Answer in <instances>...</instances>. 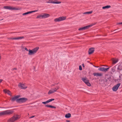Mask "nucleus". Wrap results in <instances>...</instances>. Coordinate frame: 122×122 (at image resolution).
<instances>
[{"instance_id":"obj_8","label":"nucleus","mask_w":122,"mask_h":122,"mask_svg":"<svg viewBox=\"0 0 122 122\" xmlns=\"http://www.w3.org/2000/svg\"><path fill=\"white\" fill-rule=\"evenodd\" d=\"M19 87L21 89H25L27 87V86H26L25 84H22L20 83L18 85Z\"/></svg>"},{"instance_id":"obj_42","label":"nucleus","mask_w":122,"mask_h":122,"mask_svg":"<svg viewBox=\"0 0 122 122\" xmlns=\"http://www.w3.org/2000/svg\"><path fill=\"white\" fill-rule=\"evenodd\" d=\"M9 39H10L13 40V38H9Z\"/></svg>"},{"instance_id":"obj_45","label":"nucleus","mask_w":122,"mask_h":122,"mask_svg":"<svg viewBox=\"0 0 122 122\" xmlns=\"http://www.w3.org/2000/svg\"><path fill=\"white\" fill-rule=\"evenodd\" d=\"M121 75L122 76V74H121Z\"/></svg>"},{"instance_id":"obj_10","label":"nucleus","mask_w":122,"mask_h":122,"mask_svg":"<svg viewBox=\"0 0 122 122\" xmlns=\"http://www.w3.org/2000/svg\"><path fill=\"white\" fill-rule=\"evenodd\" d=\"M4 8L5 9H9V10H17L15 8L13 7L10 6H6L4 7Z\"/></svg>"},{"instance_id":"obj_41","label":"nucleus","mask_w":122,"mask_h":122,"mask_svg":"<svg viewBox=\"0 0 122 122\" xmlns=\"http://www.w3.org/2000/svg\"><path fill=\"white\" fill-rule=\"evenodd\" d=\"M67 122H70V121L69 120H67L66 121Z\"/></svg>"},{"instance_id":"obj_35","label":"nucleus","mask_w":122,"mask_h":122,"mask_svg":"<svg viewBox=\"0 0 122 122\" xmlns=\"http://www.w3.org/2000/svg\"><path fill=\"white\" fill-rule=\"evenodd\" d=\"M35 116H31L30 117V118H32L34 117Z\"/></svg>"},{"instance_id":"obj_12","label":"nucleus","mask_w":122,"mask_h":122,"mask_svg":"<svg viewBox=\"0 0 122 122\" xmlns=\"http://www.w3.org/2000/svg\"><path fill=\"white\" fill-rule=\"evenodd\" d=\"M5 115H10L13 113V111L12 110H8L5 111Z\"/></svg>"},{"instance_id":"obj_24","label":"nucleus","mask_w":122,"mask_h":122,"mask_svg":"<svg viewBox=\"0 0 122 122\" xmlns=\"http://www.w3.org/2000/svg\"><path fill=\"white\" fill-rule=\"evenodd\" d=\"M111 7V6L109 5H107L103 7L102 8L103 9H108Z\"/></svg>"},{"instance_id":"obj_44","label":"nucleus","mask_w":122,"mask_h":122,"mask_svg":"<svg viewBox=\"0 0 122 122\" xmlns=\"http://www.w3.org/2000/svg\"><path fill=\"white\" fill-rule=\"evenodd\" d=\"M121 25H122V22H121Z\"/></svg>"},{"instance_id":"obj_21","label":"nucleus","mask_w":122,"mask_h":122,"mask_svg":"<svg viewBox=\"0 0 122 122\" xmlns=\"http://www.w3.org/2000/svg\"><path fill=\"white\" fill-rule=\"evenodd\" d=\"M71 116V115L70 113L66 114L65 117L66 118H69Z\"/></svg>"},{"instance_id":"obj_30","label":"nucleus","mask_w":122,"mask_h":122,"mask_svg":"<svg viewBox=\"0 0 122 122\" xmlns=\"http://www.w3.org/2000/svg\"><path fill=\"white\" fill-rule=\"evenodd\" d=\"M48 103V101H47L46 102H42V104H46L47 103Z\"/></svg>"},{"instance_id":"obj_37","label":"nucleus","mask_w":122,"mask_h":122,"mask_svg":"<svg viewBox=\"0 0 122 122\" xmlns=\"http://www.w3.org/2000/svg\"><path fill=\"white\" fill-rule=\"evenodd\" d=\"M82 66L83 67H84V64H82Z\"/></svg>"},{"instance_id":"obj_34","label":"nucleus","mask_w":122,"mask_h":122,"mask_svg":"<svg viewBox=\"0 0 122 122\" xmlns=\"http://www.w3.org/2000/svg\"><path fill=\"white\" fill-rule=\"evenodd\" d=\"M25 50H26V51H29V50H28L26 48V47H25Z\"/></svg>"},{"instance_id":"obj_47","label":"nucleus","mask_w":122,"mask_h":122,"mask_svg":"<svg viewBox=\"0 0 122 122\" xmlns=\"http://www.w3.org/2000/svg\"><path fill=\"white\" fill-rule=\"evenodd\" d=\"M56 84H56V83H55V85Z\"/></svg>"},{"instance_id":"obj_39","label":"nucleus","mask_w":122,"mask_h":122,"mask_svg":"<svg viewBox=\"0 0 122 122\" xmlns=\"http://www.w3.org/2000/svg\"><path fill=\"white\" fill-rule=\"evenodd\" d=\"M17 69L16 68H14L13 69V70H16Z\"/></svg>"},{"instance_id":"obj_31","label":"nucleus","mask_w":122,"mask_h":122,"mask_svg":"<svg viewBox=\"0 0 122 122\" xmlns=\"http://www.w3.org/2000/svg\"><path fill=\"white\" fill-rule=\"evenodd\" d=\"M79 70H82V68L81 66H79Z\"/></svg>"},{"instance_id":"obj_13","label":"nucleus","mask_w":122,"mask_h":122,"mask_svg":"<svg viewBox=\"0 0 122 122\" xmlns=\"http://www.w3.org/2000/svg\"><path fill=\"white\" fill-rule=\"evenodd\" d=\"M3 92L5 93H7L10 96H11V92L9 90L6 89H5L3 90Z\"/></svg>"},{"instance_id":"obj_46","label":"nucleus","mask_w":122,"mask_h":122,"mask_svg":"<svg viewBox=\"0 0 122 122\" xmlns=\"http://www.w3.org/2000/svg\"><path fill=\"white\" fill-rule=\"evenodd\" d=\"M35 68H34V71H36V70H35Z\"/></svg>"},{"instance_id":"obj_43","label":"nucleus","mask_w":122,"mask_h":122,"mask_svg":"<svg viewBox=\"0 0 122 122\" xmlns=\"http://www.w3.org/2000/svg\"><path fill=\"white\" fill-rule=\"evenodd\" d=\"M54 85H55L52 84V85H51V86H54Z\"/></svg>"},{"instance_id":"obj_22","label":"nucleus","mask_w":122,"mask_h":122,"mask_svg":"<svg viewBox=\"0 0 122 122\" xmlns=\"http://www.w3.org/2000/svg\"><path fill=\"white\" fill-rule=\"evenodd\" d=\"M53 4H59L61 3V1H58L57 0H53Z\"/></svg>"},{"instance_id":"obj_27","label":"nucleus","mask_w":122,"mask_h":122,"mask_svg":"<svg viewBox=\"0 0 122 122\" xmlns=\"http://www.w3.org/2000/svg\"><path fill=\"white\" fill-rule=\"evenodd\" d=\"M53 0H49L47 2H46L48 3H51L53 4Z\"/></svg>"},{"instance_id":"obj_26","label":"nucleus","mask_w":122,"mask_h":122,"mask_svg":"<svg viewBox=\"0 0 122 122\" xmlns=\"http://www.w3.org/2000/svg\"><path fill=\"white\" fill-rule=\"evenodd\" d=\"M5 115V111L0 112V116H2Z\"/></svg>"},{"instance_id":"obj_4","label":"nucleus","mask_w":122,"mask_h":122,"mask_svg":"<svg viewBox=\"0 0 122 122\" xmlns=\"http://www.w3.org/2000/svg\"><path fill=\"white\" fill-rule=\"evenodd\" d=\"M59 88L58 86H56L54 88H52L48 92V94L49 95L52 94L57 91Z\"/></svg>"},{"instance_id":"obj_19","label":"nucleus","mask_w":122,"mask_h":122,"mask_svg":"<svg viewBox=\"0 0 122 122\" xmlns=\"http://www.w3.org/2000/svg\"><path fill=\"white\" fill-rule=\"evenodd\" d=\"M113 64H115L118 61V59H117L113 58L112 59Z\"/></svg>"},{"instance_id":"obj_18","label":"nucleus","mask_w":122,"mask_h":122,"mask_svg":"<svg viewBox=\"0 0 122 122\" xmlns=\"http://www.w3.org/2000/svg\"><path fill=\"white\" fill-rule=\"evenodd\" d=\"M93 75L94 76H102V74L101 73H93Z\"/></svg>"},{"instance_id":"obj_1","label":"nucleus","mask_w":122,"mask_h":122,"mask_svg":"<svg viewBox=\"0 0 122 122\" xmlns=\"http://www.w3.org/2000/svg\"><path fill=\"white\" fill-rule=\"evenodd\" d=\"M20 118L19 115H17L14 116L13 117L8 119V122H14L18 120Z\"/></svg>"},{"instance_id":"obj_17","label":"nucleus","mask_w":122,"mask_h":122,"mask_svg":"<svg viewBox=\"0 0 122 122\" xmlns=\"http://www.w3.org/2000/svg\"><path fill=\"white\" fill-rule=\"evenodd\" d=\"M43 18H45L50 16V15L44 13L42 14Z\"/></svg>"},{"instance_id":"obj_2","label":"nucleus","mask_w":122,"mask_h":122,"mask_svg":"<svg viewBox=\"0 0 122 122\" xmlns=\"http://www.w3.org/2000/svg\"><path fill=\"white\" fill-rule=\"evenodd\" d=\"M39 49L38 47H37L32 50L29 49V51L28 55H32L35 54Z\"/></svg>"},{"instance_id":"obj_15","label":"nucleus","mask_w":122,"mask_h":122,"mask_svg":"<svg viewBox=\"0 0 122 122\" xmlns=\"http://www.w3.org/2000/svg\"><path fill=\"white\" fill-rule=\"evenodd\" d=\"M19 95H17L15 97H14L12 98L11 100L12 101H14L15 100L16 101V100L18 98L20 97Z\"/></svg>"},{"instance_id":"obj_5","label":"nucleus","mask_w":122,"mask_h":122,"mask_svg":"<svg viewBox=\"0 0 122 122\" xmlns=\"http://www.w3.org/2000/svg\"><path fill=\"white\" fill-rule=\"evenodd\" d=\"M66 17H60L58 18L55 19L54 21L55 22H59L66 20Z\"/></svg>"},{"instance_id":"obj_20","label":"nucleus","mask_w":122,"mask_h":122,"mask_svg":"<svg viewBox=\"0 0 122 122\" xmlns=\"http://www.w3.org/2000/svg\"><path fill=\"white\" fill-rule=\"evenodd\" d=\"M24 37L23 36L21 37H17L13 38V40H20L24 38Z\"/></svg>"},{"instance_id":"obj_14","label":"nucleus","mask_w":122,"mask_h":122,"mask_svg":"<svg viewBox=\"0 0 122 122\" xmlns=\"http://www.w3.org/2000/svg\"><path fill=\"white\" fill-rule=\"evenodd\" d=\"M37 11L38 10H34V11H28V12H26V13H25L23 14L22 15H28L29 14L33 12H36V11Z\"/></svg>"},{"instance_id":"obj_23","label":"nucleus","mask_w":122,"mask_h":122,"mask_svg":"<svg viewBox=\"0 0 122 122\" xmlns=\"http://www.w3.org/2000/svg\"><path fill=\"white\" fill-rule=\"evenodd\" d=\"M37 19H42L43 18L42 14V15H38L36 17Z\"/></svg>"},{"instance_id":"obj_28","label":"nucleus","mask_w":122,"mask_h":122,"mask_svg":"<svg viewBox=\"0 0 122 122\" xmlns=\"http://www.w3.org/2000/svg\"><path fill=\"white\" fill-rule=\"evenodd\" d=\"M92 13V11H90V12H85L84 14H90Z\"/></svg>"},{"instance_id":"obj_9","label":"nucleus","mask_w":122,"mask_h":122,"mask_svg":"<svg viewBox=\"0 0 122 122\" xmlns=\"http://www.w3.org/2000/svg\"><path fill=\"white\" fill-rule=\"evenodd\" d=\"M120 83H119L115 85L112 88L113 91H116L118 89V87L120 86Z\"/></svg>"},{"instance_id":"obj_33","label":"nucleus","mask_w":122,"mask_h":122,"mask_svg":"<svg viewBox=\"0 0 122 122\" xmlns=\"http://www.w3.org/2000/svg\"><path fill=\"white\" fill-rule=\"evenodd\" d=\"M119 80H121V79H122V78H121V75L119 76Z\"/></svg>"},{"instance_id":"obj_38","label":"nucleus","mask_w":122,"mask_h":122,"mask_svg":"<svg viewBox=\"0 0 122 122\" xmlns=\"http://www.w3.org/2000/svg\"><path fill=\"white\" fill-rule=\"evenodd\" d=\"M117 25L121 24V22L118 23H117Z\"/></svg>"},{"instance_id":"obj_16","label":"nucleus","mask_w":122,"mask_h":122,"mask_svg":"<svg viewBox=\"0 0 122 122\" xmlns=\"http://www.w3.org/2000/svg\"><path fill=\"white\" fill-rule=\"evenodd\" d=\"M94 48H90L88 51V53L89 54H91L94 51Z\"/></svg>"},{"instance_id":"obj_36","label":"nucleus","mask_w":122,"mask_h":122,"mask_svg":"<svg viewBox=\"0 0 122 122\" xmlns=\"http://www.w3.org/2000/svg\"><path fill=\"white\" fill-rule=\"evenodd\" d=\"M2 81H3V80L2 79H0V84L2 82Z\"/></svg>"},{"instance_id":"obj_6","label":"nucleus","mask_w":122,"mask_h":122,"mask_svg":"<svg viewBox=\"0 0 122 122\" xmlns=\"http://www.w3.org/2000/svg\"><path fill=\"white\" fill-rule=\"evenodd\" d=\"M96 24V23H94L92 24L88 25L86 26L80 28L78 30H81L86 29L89 28L91 27L92 26L95 25Z\"/></svg>"},{"instance_id":"obj_7","label":"nucleus","mask_w":122,"mask_h":122,"mask_svg":"<svg viewBox=\"0 0 122 122\" xmlns=\"http://www.w3.org/2000/svg\"><path fill=\"white\" fill-rule=\"evenodd\" d=\"M82 80L87 86H91V84L89 82L87 78L83 77L82 79Z\"/></svg>"},{"instance_id":"obj_32","label":"nucleus","mask_w":122,"mask_h":122,"mask_svg":"<svg viewBox=\"0 0 122 122\" xmlns=\"http://www.w3.org/2000/svg\"><path fill=\"white\" fill-rule=\"evenodd\" d=\"M107 79L106 78L104 79V81L105 82H107Z\"/></svg>"},{"instance_id":"obj_40","label":"nucleus","mask_w":122,"mask_h":122,"mask_svg":"<svg viewBox=\"0 0 122 122\" xmlns=\"http://www.w3.org/2000/svg\"><path fill=\"white\" fill-rule=\"evenodd\" d=\"M113 68H112V71H113V72H114V71H115V70H113Z\"/></svg>"},{"instance_id":"obj_11","label":"nucleus","mask_w":122,"mask_h":122,"mask_svg":"<svg viewBox=\"0 0 122 122\" xmlns=\"http://www.w3.org/2000/svg\"><path fill=\"white\" fill-rule=\"evenodd\" d=\"M109 68H105L104 67H100L99 68L98 70L105 72L107 71Z\"/></svg>"},{"instance_id":"obj_3","label":"nucleus","mask_w":122,"mask_h":122,"mask_svg":"<svg viewBox=\"0 0 122 122\" xmlns=\"http://www.w3.org/2000/svg\"><path fill=\"white\" fill-rule=\"evenodd\" d=\"M27 100V99L25 97L20 98L16 100V102L19 103H23Z\"/></svg>"},{"instance_id":"obj_25","label":"nucleus","mask_w":122,"mask_h":122,"mask_svg":"<svg viewBox=\"0 0 122 122\" xmlns=\"http://www.w3.org/2000/svg\"><path fill=\"white\" fill-rule=\"evenodd\" d=\"M45 106H46V107H51V108H56V107H55L53 106L50 105H46Z\"/></svg>"},{"instance_id":"obj_29","label":"nucleus","mask_w":122,"mask_h":122,"mask_svg":"<svg viewBox=\"0 0 122 122\" xmlns=\"http://www.w3.org/2000/svg\"><path fill=\"white\" fill-rule=\"evenodd\" d=\"M54 100V99H49L47 100L48 103L50 102H51L52 101H53Z\"/></svg>"}]
</instances>
